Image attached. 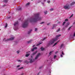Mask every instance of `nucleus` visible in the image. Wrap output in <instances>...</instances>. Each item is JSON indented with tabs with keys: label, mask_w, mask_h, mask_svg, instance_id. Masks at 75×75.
<instances>
[{
	"label": "nucleus",
	"mask_w": 75,
	"mask_h": 75,
	"mask_svg": "<svg viewBox=\"0 0 75 75\" xmlns=\"http://www.w3.org/2000/svg\"><path fill=\"white\" fill-rule=\"evenodd\" d=\"M37 52V51H36L35 52L33 53L32 55H35V54H36Z\"/></svg>",
	"instance_id": "nucleus-17"
},
{
	"label": "nucleus",
	"mask_w": 75,
	"mask_h": 75,
	"mask_svg": "<svg viewBox=\"0 0 75 75\" xmlns=\"http://www.w3.org/2000/svg\"><path fill=\"white\" fill-rule=\"evenodd\" d=\"M73 16H74V14H72L71 16L69 18H71V17H72Z\"/></svg>",
	"instance_id": "nucleus-24"
},
{
	"label": "nucleus",
	"mask_w": 75,
	"mask_h": 75,
	"mask_svg": "<svg viewBox=\"0 0 75 75\" xmlns=\"http://www.w3.org/2000/svg\"><path fill=\"white\" fill-rule=\"evenodd\" d=\"M62 54L60 55V57H61V58H62V57H63V55H65V54L64 53V52H63V51H62Z\"/></svg>",
	"instance_id": "nucleus-8"
},
{
	"label": "nucleus",
	"mask_w": 75,
	"mask_h": 75,
	"mask_svg": "<svg viewBox=\"0 0 75 75\" xmlns=\"http://www.w3.org/2000/svg\"><path fill=\"white\" fill-rule=\"evenodd\" d=\"M61 23V22H58V24H59V23Z\"/></svg>",
	"instance_id": "nucleus-48"
},
{
	"label": "nucleus",
	"mask_w": 75,
	"mask_h": 75,
	"mask_svg": "<svg viewBox=\"0 0 75 75\" xmlns=\"http://www.w3.org/2000/svg\"><path fill=\"white\" fill-rule=\"evenodd\" d=\"M57 24H54L53 26V27L52 28V29H54V28H55L56 26H57Z\"/></svg>",
	"instance_id": "nucleus-13"
},
{
	"label": "nucleus",
	"mask_w": 75,
	"mask_h": 75,
	"mask_svg": "<svg viewBox=\"0 0 75 75\" xmlns=\"http://www.w3.org/2000/svg\"><path fill=\"white\" fill-rule=\"evenodd\" d=\"M52 52H53V51H52Z\"/></svg>",
	"instance_id": "nucleus-57"
},
{
	"label": "nucleus",
	"mask_w": 75,
	"mask_h": 75,
	"mask_svg": "<svg viewBox=\"0 0 75 75\" xmlns=\"http://www.w3.org/2000/svg\"><path fill=\"white\" fill-rule=\"evenodd\" d=\"M52 53V52H50V53H49V54L50 55H51V53Z\"/></svg>",
	"instance_id": "nucleus-37"
},
{
	"label": "nucleus",
	"mask_w": 75,
	"mask_h": 75,
	"mask_svg": "<svg viewBox=\"0 0 75 75\" xmlns=\"http://www.w3.org/2000/svg\"><path fill=\"white\" fill-rule=\"evenodd\" d=\"M31 0V1H33V0Z\"/></svg>",
	"instance_id": "nucleus-55"
},
{
	"label": "nucleus",
	"mask_w": 75,
	"mask_h": 75,
	"mask_svg": "<svg viewBox=\"0 0 75 75\" xmlns=\"http://www.w3.org/2000/svg\"><path fill=\"white\" fill-rule=\"evenodd\" d=\"M50 23H49L47 24V25H50Z\"/></svg>",
	"instance_id": "nucleus-46"
},
{
	"label": "nucleus",
	"mask_w": 75,
	"mask_h": 75,
	"mask_svg": "<svg viewBox=\"0 0 75 75\" xmlns=\"http://www.w3.org/2000/svg\"><path fill=\"white\" fill-rule=\"evenodd\" d=\"M14 38V37H12L9 39H7L6 40V38H4L3 40L4 41H10V40H13Z\"/></svg>",
	"instance_id": "nucleus-5"
},
{
	"label": "nucleus",
	"mask_w": 75,
	"mask_h": 75,
	"mask_svg": "<svg viewBox=\"0 0 75 75\" xmlns=\"http://www.w3.org/2000/svg\"><path fill=\"white\" fill-rule=\"evenodd\" d=\"M44 13L45 14H47V13H48V12L47 11H46L44 12Z\"/></svg>",
	"instance_id": "nucleus-23"
},
{
	"label": "nucleus",
	"mask_w": 75,
	"mask_h": 75,
	"mask_svg": "<svg viewBox=\"0 0 75 75\" xmlns=\"http://www.w3.org/2000/svg\"><path fill=\"white\" fill-rule=\"evenodd\" d=\"M69 24H70V23H67L66 25H65V27H67L68 25H69Z\"/></svg>",
	"instance_id": "nucleus-10"
},
{
	"label": "nucleus",
	"mask_w": 75,
	"mask_h": 75,
	"mask_svg": "<svg viewBox=\"0 0 75 75\" xmlns=\"http://www.w3.org/2000/svg\"><path fill=\"white\" fill-rule=\"evenodd\" d=\"M16 52L17 53V54H19V52H20V51L19 50H18L17 52Z\"/></svg>",
	"instance_id": "nucleus-29"
},
{
	"label": "nucleus",
	"mask_w": 75,
	"mask_h": 75,
	"mask_svg": "<svg viewBox=\"0 0 75 75\" xmlns=\"http://www.w3.org/2000/svg\"><path fill=\"white\" fill-rule=\"evenodd\" d=\"M58 51H56V52H55V54H57V53H58Z\"/></svg>",
	"instance_id": "nucleus-44"
},
{
	"label": "nucleus",
	"mask_w": 75,
	"mask_h": 75,
	"mask_svg": "<svg viewBox=\"0 0 75 75\" xmlns=\"http://www.w3.org/2000/svg\"><path fill=\"white\" fill-rule=\"evenodd\" d=\"M66 23V22L64 21V22L62 24V25H64L65 24V23Z\"/></svg>",
	"instance_id": "nucleus-25"
},
{
	"label": "nucleus",
	"mask_w": 75,
	"mask_h": 75,
	"mask_svg": "<svg viewBox=\"0 0 75 75\" xmlns=\"http://www.w3.org/2000/svg\"><path fill=\"white\" fill-rule=\"evenodd\" d=\"M42 67H39V69H41V68H42Z\"/></svg>",
	"instance_id": "nucleus-45"
},
{
	"label": "nucleus",
	"mask_w": 75,
	"mask_h": 75,
	"mask_svg": "<svg viewBox=\"0 0 75 75\" xmlns=\"http://www.w3.org/2000/svg\"><path fill=\"white\" fill-rule=\"evenodd\" d=\"M23 67H21L20 68L18 69V70H19V69H23Z\"/></svg>",
	"instance_id": "nucleus-30"
},
{
	"label": "nucleus",
	"mask_w": 75,
	"mask_h": 75,
	"mask_svg": "<svg viewBox=\"0 0 75 75\" xmlns=\"http://www.w3.org/2000/svg\"><path fill=\"white\" fill-rule=\"evenodd\" d=\"M32 41H33V40H31L27 42L28 44H30V43H31V42Z\"/></svg>",
	"instance_id": "nucleus-14"
},
{
	"label": "nucleus",
	"mask_w": 75,
	"mask_h": 75,
	"mask_svg": "<svg viewBox=\"0 0 75 75\" xmlns=\"http://www.w3.org/2000/svg\"><path fill=\"white\" fill-rule=\"evenodd\" d=\"M20 65H18L17 66V67H20Z\"/></svg>",
	"instance_id": "nucleus-47"
},
{
	"label": "nucleus",
	"mask_w": 75,
	"mask_h": 75,
	"mask_svg": "<svg viewBox=\"0 0 75 75\" xmlns=\"http://www.w3.org/2000/svg\"><path fill=\"white\" fill-rule=\"evenodd\" d=\"M42 4L43 5H44V3H42Z\"/></svg>",
	"instance_id": "nucleus-39"
},
{
	"label": "nucleus",
	"mask_w": 75,
	"mask_h": 75,
	"mask_svg": "<svg viewBox=\"0 0 75 75\" xmlns=\"http://www.w3.org/2000/svg\"><path fill=\"white\" fill-rule=\"evenodd\" d=\"M56 57H57V56L56 55H54V59H55V58H56Z\"/></svg>",
	"instance_id": "nucleus-35"
},
{
	"label": "nucleus",
	"mask_w": 75,
	"mask_h": 75,
	"mask_svg": "<svg viewBox=\"0 0 75 75\" xmlns=\"http://www.w3.org/2000/svg\"><path fill=\"white\" fill-rule=\"evenodd\" d=\"M71 26L69 28L68 30H70V29H71Z\"/></svg>",
	"instance_id": "nucleus-38"
},
{
	"label": "nucleus",
	"mask_w": 75,
	"mask_h": 75,
	"mask_svg": "<svg viewBox=\"0 0 75 75\" xmlns=\"http://www.w3.org/2000/svg\"><path fill=\"white\" fill-rule=\"evenodd\" d=\"M42 43H40L39 44L37 45V46H38V45H40V44H41Z\"/></svg>",
	"instance_id": "nucleus-32"
},
{
	"label": "nucleus",
	"mask_w": 75,
	"mask_h": 75,
	"mask_svg": "<svg viewBox=\"0 0 75 75\" xmlns=\"http://www.w3.org/2000/svg\"><path fill=\"white\" fill-rule=\"evenodd\" d=\"M59 42V40L54 45H53V47H54V46H55V45H57V44L58 43V42Z\"/></svg>",
	"instance_id": "nucleus-21"
},
{
	"label": "nucleus",
	"mask_w": 75,
	"mask_h": 75,
	"mask_svg": "<svg viewBox=\"0 0 75 75\" xmlns=\"http://www.w3.org/2000/svg\"><path fill=\"white\" fill-rule=\"evenodd\" d=\"M29 55H30V53H28L25 56L26 57H28Z\"/></svg>",
	"instance_id": "nucleus-20"
},
{
	"label": "nucleus",
	"mask_w": 75,
	"mask_h": 75,
	"mask_svg": "<svg viewBox=\"0 0 75 75\" xmlns=\"http://www.w3.org/2000/svg\"><path fill=\"white\" fill-rule=\"evenodd\" d=\"M64 44H62L60 47V49H61L62 48H64Z\"/></svg>",
	"instance_id": "nucleus-9"
},
{
	"label": "nucleus",
	"mask_w": 75,
	"mask_h": 75,
	"mask_svg": "<svg viewBox=\"0 0 75 75\" xmlns=\"http://www.w3.org/2000/svg\"><path fill=\"white\" fill-rule=\"evenodd\" d=\"M30 4V3H27L26 4V6H29Z\"/></svg>",
	"instance_id": "nucleus-22"
},
{
	"label": "nucleus",
	"mask_w": 75,
	"mask_h": 75,
	"mask_svg": "<svg viewBox=\"0 0 75 75\" xmlns=\"http://www.w3.org/2000/svg\"><path fill=\"white\" fill-rule=\"evenodd\" d=\"M50 11H53V10H54V9L53 8H51L50 9Z\"/></svg>",
	"instance_id": "nucleus-27"
},
{
	"label": "nucleus",
	"mask_w": 75,
	"mask_h": 75,
	"mask_svg": "<svg viewBox=\"0 0 75 75\" xmlns=\"http://www.w3.org/2000/svg\"><path fill=\"white\" fill-rule=\"evenodd\" d=\"M47 2L48 3H50V1H48Z\"/></svg>",
	"instance_id": "nucleus-41"
},
{
	"label": "nucleus",
	"mask_w": 75,
	"mask_h": 75,
	"mask_svg": "<svg viewBox=\"0 0 75 75\" xmlns=\"http://www.w3.org/2000/svg\"><path fill=\"white\" fill-rule=\"evenodd\" d=\"M8 0H4L3 1L5 3H7L8 2Z\"/></svg>",
	"instance_id": "nucleus-16"
},
{
	"label": "nucleus",
	"mask_w": 75,
	"mask_h": 75,
	"mask_svg": "<svg viewBox=\"0 0 75 75\" xmlns=\"http://www.w3.org/2000/svg\"><path fill=\"white\" fill-rule=\"evenodd\" d=\"M8 14H10V12H8Z\"/></svg>",
	"instance_id": "nucleus-50"
},
{
	"label": "nucleus",
	"mask_w": 75,
	"mask_h": 75,
	"mask_svg": "<svg viewBox=\"0 0 75 75\" xmlns=\"http://www.w3.org/2000/svg\"><path fill=\"white\" fill-rule=\"evenodd\" d=\"M40 55H41V54H40V53H38L37 54V55L36 56V57H35V59H37V58H38V57H39L40 56Z\"/></svg>",
	"instance_id": "nucleus-7"
},
{
	"label": "nucleus",
	"mask_w": 75,
	"mask_h": 75,
	"mask_svg": "<svg viewBox=\"0 0 75 75\" xmlns=\"http://www.w3.org/2000/svg\"><path fill=\"white\" fill-rule=\"evenodd\" d=\"M63 30H65V28H63Z\"/></svg>",
	"instance_id": "nucleus-49"
},
{
	"label": "nucleus",
	"mask_w": 75,
	"mask_h": 75,
	"mask_svg": "<svg viewBox=\"0 0 75 75\" xmlns=\"http://www.w3.org/2000/svg\"><path fill=\"white\" fill-rule=\"evenodd\" d=\"M44 23V22H42V23H40V24H43Z\"/></svg>",
	"instance_id": "nucleus-42"
},
{
	"label": "nucleus",
	"mask_w": 75,
	"mask_h": 75,
	"mask_svg": "<svg viewBox=\"0 0 75 75\" xmlns=\"http://www.w3.org/2000/svg\"><path fill=\"white\" fill-rule=\"evenodd\" d=\"M65 21H68V19H65Z\"/></svg>",
	"instance_id": "nucleus-33"
},
{
	"label": "nucleus",
	"mask_w": 75,
	"mask_h": 75,
	"mask_svg": "<svg viewBox=\"0 0 75 75\" xmlns=\"http://www.w3.org/2000/svg\"><path fill=\"white\" fill-rule=\"evenodd\" d=\"M36 49H37V47H34V48L31 49V51H32L33 52L35 50H36Z\"/></svg>",
	"instance_id": "nucleus-11"
},
{
	"label": "nucleus",
	"mask_w": 75,
	"mask_h": 75,
	"mask_svg": "<svg viewBox=\"0 0 75 75\" xmlns=\"http://www.w3.org/2000/svg\"><path fill=\"white\" fill-rule=\"evenodd\" d=\"M6 6V5L5 4L4 5H3V7H5V6Z\"/></svg>",
	"instance_id": "nucleus-43"
},
{
	"label": "nucleus",
	"mask_w": 75,
	"mask_h": 75,
	"mask_svg": "<svg viewBox=\"0 0 75 75\" xmlns=\"http://www.w3.org/2000/svg\"><path fill=\"white\" fill-rule=\"evenodd\" d=\"M61 36V35H57L56 36V38L55 39H53L52 40H51L48 43L47 46L49 47L50 45L53 44L54 42V41H57V40H58V37H60Z\"/></svg>",
	"instance_id": "nucleus-2"
},
{
	"label": "nucleus",
	"mask_w": 75,
	"mask_h": 75,
	"mask_svg": "<svg viewBox=\"0 0 75 75\" xmlns=\"http://www.w3.org/2000/svg\"><path fill=\"white\" fill-rule=\"evenodd\" d=\"M49 61H50V59H49Z\"/></svg>",
	"instance_id": "nucleus-56"
},
{
	"label": "nucleus",
	"mask_w": 75,
	"mask_h": 75,
	"mask_svg": "<svg viewBox=\"0 0 75 75\" xmlns=\"http://www.w3.org/2000/svg\"><path fill=\"white\" fill-rule=\"evenodd\" d=\"M7 27V23H6V25L5 26V28H6V27Z\"/></svg>",
	"instance_id": "nucleus-28"
},
{
	"label": "nucleus",
	"mask_w": 75,
	"mask_h": 75,
	"mask_svg": "<svg viewBox=\"0 0 75 75\" xmlns=\"http://www.w3.org/2000/svg\"><path fill=\"white\" fill-rule=\"evenodd\" d=\"M35 46V45H34L33 46V47H34Z\"/></svg>",
	"instance_id": "nucleus-54"
},
{
	"label": "nucleus",
	"mask_w": 75,
	"mask_h": 75,
	"mask_svg": "<svg viewBox=\"0 0 75 75\" xmlns=\"http://www.w3.org/2000/svg\"><path fill=\"white\" fill-rule=\"evenodd\" d=\"M46 39V38H44L42 40V41H44Z\"/></svg>",
	"instance_id": "nucleus-34"
},
{
	"label": "nucleus",
	"mask_w": 75,
	"mask_h": 75,
	"mask_svg": "<svg viewBox=\"0 0 75 75\" xmlns=\"http://www.w3.org/2000/svg\"><path fill=\"white\" fill-rule=\"evenodd\" d=\"M53 59H51L50 61H53Z\"/></svg>",
	"instance_id": "nucleus-36"
},
{
	"label": "nucleus",
	"mask_w": 75,
	"mask_h": 75,
	"mask_svg": "<svg viewBox=\"0 0 75 75\" xmlns=\"http://www.w3.org/2000/svg\"><path fill=\"white\" fill-rule=\"evenodd\" d=\"M75 4V2H73L70 4V6H73Z\"/></svg>",
	"instance_id": "nucleus-15"
},
{
	"label": "nucleus",
	"mask_w": 75,
	"mask_h": 75,
	"mask_svg": "<svg viewBox=\"0 0 75 75\" xmlns=\"http://www.w3.org/2000/svg\"><path fill=\"white\" fill-rule=\"evenodd\" d=\"M19 20H21V18H19Z\"/></svg>",
	"instance_id": "nucleus-52"
},
{
	"label": "nucleus",
	"mask_w": 75,
	"mask_h": 75,
	"mask_svg": "<svg viewBox=\"0 0 75 75\" xmlns=\"http://www.w3.org/2000/svg\"><path fill=\"white\" fill-rule=\"evenodd\" d=\"M31 31H32V30H30L29 31H28V34H30L31 33Z\"/></svg>",
	"instance_id": "nucleus-19"
},
{
	"label": "nucleus",
	"mask_w": 75,
	"mask_h": 75,
	"mask_svg": "<svg viewBox=\"0 0 75 75\" xmlns=\"http://www.w3.org/2000/svg\"><path fill=\"white\" fill-rule=\"evenodd\" d=\"M29 60H30V63H32V62H33L34 61H35V59H31V58H30L29 59Z\"/></svg>",
	"instance_id": "nucleus-6"
},
{
	"label": "nucleus",
	"mask_w": 75,
	"mask_h": 75,
	"mask_svg": "<svg viewBox=\"0 0 75 75\" xmlns=\"http://www.w3.org/2000/svg\"><path fill=\"white\" fill-rule=\"evenodd\" d=\"M17 10H18L19 11H21V7H18L17 9Z\"/></svg>",
	"instance_id": "nucleus-12"
},
{
	"label": "nucleus",
	"mask_w": 75,
	"mask_h": 75,
	"mask_svg": "<svg viewBox=\"0 0 75 75\" xmlns=\"http://www.w3.org/2000/svg\"><path fill=\"white\" fill-rule=\"evenodd\" d=\"M43 0L44 1V2H45L46 1V0Z\"/></svg>",
	"instance_id": "nucleus-51"
},
{
	"label": "nucleus",
	"mask_w": 75,
	"mask_h": 75,
	"mask_svg": "<svg viewBox=\"0 0 75 75\" xmlns=\"http://www.w3.org/2000/svg\"><path fill=\"white\" fill-rule=\"evenodd\" d=\"M42 19V17L40 16V13H38L34 14V17L31 18L30 19L28 18L22 24L23 28H25L28 26V22H37L38 21L41 20Z\"/></svg>",
	"instance_id": "nucleus-1"
},
{
	"label": "nucleus",
	"mask_w": 75,
	"mask_h": 75,
	"mask_svg": "<svg viewBox=\"0 0 75 75\" xmlns=\"http://www.w3.org/2000/svg\"><path fill=\"white\" fill-rule=\"evenodd\" d=\"M63 8L64 9H66L67 10H69V9H70V6H69V4H67L66 5L64 6H63Z\"/></svg>",
	"instance_id": "nucleus-4"
},
{
	"label": "nucleus",
	"mask_w": 75,
	"mask_h": 75,
	"mask_svg": "<svg viewBox=\"0 0 75 75\" xmlns=\"http://www.w3.org/2000/svg\"><path fill=\"white\" fill-rule=\"evenodd\" d=\"M14 27L13 28V29L15 30H17V28H18V22L17 21L15 22L14 23Z\"/></svg>",
	"instance_id": "nucleus-3"
},
{
	"label": "nucleus",
	"mask_w": 75,
	"mask_h": 75,
	"mask_svg": "<svg viewBox=\"0 0 75 75\" xmlns=\"http://www.w3.org/2000/svg\"><path fill=\"white\" fill-rule=\"evenodd\" d=\"M40 49L41 50V51H44V50H45V49L44 48H43L42 47Z\"/></svg>",
	"instance_id": "nucleus-18"
},
{
	"label": "nucleus",
	"mask_w": 75,
	"mask_h": 75,
	"mask_svg": "<svg viewBox=\"0 0 75 75\" xmlns=\"http://www.w3.org/2000/svg\"><path fill=\"white\" fill-rule=\"evenodd\" d=\"M11 17H8V18H10Z\"/></svg>",
	"instance_id": "nucleus-53"
},
{
	"label": "nucleus",
	"mask_w": 75,
	"mask_h": 75,
	"mask_svg": "<svg viewBox=\"0 0 75 75\" xmlns=\"http://www.w3.org/2000/svg\"><path fill=\"white\" fill-rule=\"evenodd\" d=\"M60 31V28H59L58 30H57L56 31L57 32H58V31Z\"/></svg>",
	"instance_id": "nucleus-26"
},
{
	"label": "nucleus",
	"mask_w": 75,
	"mask_h": 75,
	"mask_svg": "<svg viewBox=\"0 0 75 75\" xmlns=\"http://www.w3.org/2000/svg\"><path fill=\"white\" fill-rule=\"evenodd\" d=\"M35 31H37V28H35Z\"/></svg>",
	"instance_id": "nucleus-40"
},
{
	"label": "nucleus",
	"mask_w": 75,
	"mask_h": 75,
	"mask_svg": "<svg viewBox=\"0 0 75 75\" xmlns=\"http://www.w3.org/2000/svg\"><path fill=\"white\" fill-rule=\"evenodd\" d=\"M18 62H22V60H18Z\"/></svg>",
	"instance_id": "nucleus-31"
}]
</instances>
